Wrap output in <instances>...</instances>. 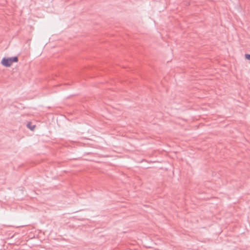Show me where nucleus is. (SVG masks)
Segmentation results:
<instances>
[{
    "mask_svg": "<svg viewBox=\"0 0 250 250\" xmlns=\"http://www.w3.org/2000/svg\"><path fill=\"white\" fill-rule=\"evenodd\" d=\"M18 62V58L17 56L10 58H3L1 62V63L5 67H10L13 62Z\"/></svg>",
    "mask_w": 250,
    "mask_h": 250,
    "instance_id": "obj_1",
    "label": "nucleus"
},
{
    "mask_svg": "<svg viewBox=\"0 0 250 250\" xmlns=\"http://www.w3.org/2000/svg\"><path fill=\"white\" fill-rule=\"evenodd\" d=\"M245 58L247 59L248 60L250 61V54H246L245 55Z\"/></svg>",
    "mask_w": 250,
    "mask_h": 250,
    "instance_id": "obj_3",
    "label": "nucleus"
},
{
    "mask_svg": "<svg viewBox=\"0 0 250 250\" xmlns=\"http://www.w3.org/2000/svg\"><path fill=\"white\" fill-rule=\"evenodd\" d=\"M27 126L28 128L30 129L31 130H33L35 127V125H32L30 123H28L27 124Z\"/></svg>",
    "mask_w": 250,
    "mask_h": 250,
    "instance_id": "obj_2",
    "label": "nucleus"
}]
</instances>
